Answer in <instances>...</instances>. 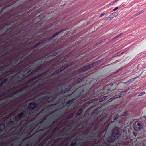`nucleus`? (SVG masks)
<instances>
[{"label":"nucleus","mask_w":146,"mask_h":146,"mask_svg":"<svg viewBox=\"0 0 146 146\" xmlns=\"http://www.w3.org/2000/svg\"><path fill=\"white\" fill-rule=\"evenodd\" d=\"M121 35H122V34L121 33V34H120L119 35H118V36H120Z\"/></svg>","instance_id":"nucleus-34"},{"label":"nucleus","mask_w":146,"mask_h":146,"mask_svg":"<svg viewBox=\"0 0 146 146\" xmlns=\"http://www.w3.org/2000/svg\"><path fill=\"white\" fill-rule=\"evenodd\" d=\"M40 138H41V139H42V138H43V137H41Z\"/></svg>","instance_id":"nucleus-43"},{"label":"nucleus","mask_w":146,"mask_h":146,"mask_svg":"<svg viewBox=\"0 0 146 146\" xmlns=\"http://www.w3.org/2000/svg\"><path fill=\"white\" fill-rule=\"evenodd\" d=\"M82 112V111L81 110H80L78 111V113L79 114L81 113Z\"/></svg>","instance_id":"nucleus-27"},{"label":"nucleus","mask_w":146,"mask_h":146,"mask_svg":"<svg viewBox=\"0 0 146 146\" xmlns=\"http://www.w3.org/2000/svg\"><path fill=\"white\" fill-rule=\"evenodd\" d=\"M61 70H57V72H60V71H61Z\"/></svg>","instance_id":"nucleus-33"},{"label":"nucleus","mask_w":146,"mask_h":146,"mask_svg":"<svg viewBox=\"0 0 146 146\" xmlns=\"http://www.w3.org/2000/svg\"><path fill=\"white\" fill-rule=\"evenodd\" d=\"M40 138H41V139H42V138H43V137H41Z\"/></svg>","instance_id":"nucleus-44"},{"label":"nucleus","mask_w":146,"mask_h":146,"mask_svg":"<svg viewBox=\"0 0 146 146\" xmlns=\"http://www.w3.org/2000/svg\"><path fill=\"white\" fill-rule=\"evenodd\" d=\"M56 52L52 54L53 56H56Z\"/></svg>","instance_id":"nucleus-25"},{"label":"nucleus","mask_w":146,"mask_h":146,"mask_svg":"<svg viewBox=\"0 0 146 146\" xmlns=\"http://www.w3.org/2000/svg\"><path fill=\"white\" fill-rule=\"evenodd\" d=\"M40 124H38V125H37V126H36V127H35L34 128V129H37V127L38 126H39L40 125Z\"/></svg>","instance_id":"nucleus-28"},{"label":"nucleus","mask_w":146,"mask_h":146,"mask_svg":"<svg viewBox=\"0 0 146 146\" xmlns=\"http://www.w3.org/2000/svg\"><path fill=\"white\" fill-rule=\"evenodd\" d=\"M19 118L20 119H22L23 117H27V114H26L25 112L23 111L22 113H19L18 115Z\"/></svg>","instance_id":"nucleus-6"},{"label":"nucleus","mask_w":146,"mask_h":146,"mask_svg":"<svg viewBox=\"0 0 146 146\" xmlns=\"http://www.w3.org/2000/svg\"><path fill=\"white\" fill-rule=\"evenodd\" d=\"M119 37V36H118V35H117V36H115V37H114V38H117V37Z\"/></svg>","instance_id":"nucleus-31"},{"label":"nucleus","mask_w":146,"mask_h":146,"mask_svg":"<svg viewBox=\"0 0 146 146\" xmlns=\"http://www.w3.org/2000/svg\"><path fill=\"white\" fill-rule=\"evenodd\" d=\"M133 135L136 137L137 135V133L135 132H133Z\"/></svg>","instance_id":"nucleus-16"},{"label":"nucleus","mask_w":146,"mask_h":146,"mask_svg":"<svg viewBox=\"0 0 146 146\" xmlns=\"http://www.w3.org/2000/svg\"><path fill=\"white\" fill-rule=\"evenodd\" d=\"M144 12V10H142V11H140V12H139L138 13H137L136 14H135L134 15V16L135 17L138 15H140V14L142 13L143 12Z\"/></svg>","instance_id":"nucleus-11"},{"label":"nucleus","mask_w":146,"mask_h":146,"mask_svg":"<svg viewBox=\"0 0 146 146\" xmlns=\"http://www.w3.org/2000/svg\"><path fill=\"white\" fill-rule=\"evenodd\" d=\"M60 32V31L58 32H56V33H55L54 34L53 36L51 38H52L54 36H56L57 34H58Z\"/></svg>","instance_id":"nucleus-15"},{"label":"nucleus","mask_w":146,"mask_h":146,"mask_svg":"<svg viewBox=\"0 0 146 146\" xmlns=\"http://www.w3.org/2000/svg\"><path fill=\"white\" fill-rule=\"evenodd\" d=\"M98 63L96 62L88 65L82 68L83 70H88L89 68H92L97 64Z\"/></svg>","instance_id":"nucleus-4"},{"label":"nucleus","mask_w":146,"mask_h":146,"mask_svg":"<svg viewBox=\"0 0 146 146\" xmlns=\"http://www.w3.org/2000/svg\"><path fill=\"white\" fill-rule=\"evenodd\" d=\"M80 138H81V139H82V138L83 139H84V138L85 137H79Z\"/></svg>","instance_id":"nucleus-36"},{"label":"nucleus","mask_w":146,"mask_h":146,"mask_svg":"<svg viewBox=\"0 0 146 146\" xmlns=\"http://www.w3.org/2000/svg\"><path fill=\"white\" fill-rule=\"evenodd\" d=\"M133 127L135 131L137 132L141 131L144 129V124L141 121H137L133 123Z\"/></svg>","instance_id":"nucleus-1"},{"label":"nucleus","mask_w":146,"mask_h":146,"mask_svg":"<svg viewBox=\"0 0 146 146\" xmlns=\"http://www.w3.org/2000/svg\"><path fill=\"white\" fill-rule=\"evenodd\" d=\"M118 8V7H115V8H114L113 10V11H115Z\"/></svg>","instance_id":"nucleus-23"},{"label":"nucleus","mask_w":146,"mask_h":146,"mask_svg":"<svg viewBox=\"0 0 146 146\" xmlns=\"http://www.w3.org/2000/svg\"><path fill=\"white\" fill-rule=\"evenodd\" d=\"M132 137H129V138L130 139H131L130 138H131Z\"/></svg>","instance_id":"nucleus-37"},{"label":"nucleus","mask_w":146,"mask_h":146,"mask_svg":"<svg viewBox=\"0 0 146 146\" xmlns=\"http://www.w3.org/2000/svg\"><path fill=\"white\" fill-rule=\"evenodd\" d=\"M1 138H3V137H1ZM5 138H7L8 137H5Z\"/></svg>","instance_id":"nucleus-39"},{"label":"nucleus","mask_w":146,"mask_h":146,"mask_svg":"<svg viewBox=\"0 0 146 146\" xmlns=\"http://www.w3.org/2000/svg\"><path fill=\"white\" fill-rule=\"evenodd\" d=\"M142 145V146H146V140H145L142 142L139 145V146H140Z\"/></svg>","instance_id":"nucleus-10"},{"label":"nucleus","mask_w":146,"mask_h":146,"mask_svg":"<svg viewBox=\"0 0 146 146\" xmlns=\"http://www.w3.org/2000/svg\"><path fill=\"white\" fill-rule=\"evenodd\" d=\"M19 138H20V137H19Z\"/></svg>","instance_id":"nucleus-46"},{"label":"nucleus","mask_w":146,"mask_h":146,"mask_svg":"<svg viewBox=\"0 0 146 146\" xmlns=\"http://www.w3.org/2000/svg\"><path fill=\"white\" fill-rule=\"evenodd\" d=\"M105 19L106 21H110L113 19L111 14L109 16L105 17Z\"/></svg>","instance_id":"nucleus-9"},{"label":"nucleus","mask_w":146,"mask_h":146,"mask_svg":"<svg viewBox=\"0 0 146 146\" xmlns=\"http://www.w3.org/2000/svg\"><path fill=\"white\" fill-rule=\"evenodd\" d=\"M104 100V98H103L102 97L100 99V101H103V100Z\"/></svg>","instance_id":"nucleus-20"},{"label":"nucleus","mask_w":146,"mask_h":146,"mask_svg":"<svg viewBox=\"0 0 146 146\" xmlns=\"http://www.w3.org/2000/svg\"><path fill=\"white\" fill-rule=\"evenodd\" d=\"M37 106V104L35 102H32L30 103L29 106L28 108L29 110H33Z\"/></svg>","instance_id":"nucleus-5"},{"label":"nucleus","mask_w":146,"mask_h":146,"mask_svg":"<svg viewBox=\"0 0 146 146\" xmlns=\"http://www.w3.org/2000/svg\"><path fill=\"white\" fill-rule=\"evenodd\" d=\"M15 126V125H13L11 127V126H10L8 128L4 125V123L0 124V133H2L4 134L6 132H10L11 133L13 132L15 129V127L13 128L11 131H10V130L11 128Z\"/></svg>","instance_id":"nucleus-2"},{"label":"nucleus","mask_w":146,"mask_h":146,"mask_svg":"<svg viewBox=\"0 0 146 146\" xmlns=\"http://www.w3.org/2000/svg\"><path fill=\"white\" fill-rule=\"evenodd\" d=\"M69 138H72V137H69ZM77 138V137H76V138Z\"/></svg>","instance_id":"nucleus-38"},{"label":"nucleus","mask_w":146,"mask_h":146,"mask_svg":"<svg viewBox=\"0 0 146 146\" xmlns=\"http://www.w3.org/2000/svg\"><path fill=\"white\" fill-rule=\"evenodd\" d=\"M105 131H103V132H102L101 131H100L99 133V134H101L102 135V134H104V132H105Z\"/></svg>","instance_id":"nucleus-19"},{"label":"nucleus","mask_w":146,"mask_h":146,"mask_svg":"<svg viewBox=\"0 0 146 146\" xmlns=\"http://www.w3.org/2000/svg\"><path fill=\"white\" fill-rule=\"evenodd\" d=\"M72 101V100H69V101H68L67 103V104H68L69 103H70V102H71V101Z\"/></svg>","instance_id":"nucleus-26"},{"label":"nucleus","mask_w":146,"mask_h":146,"mask_svg":"<svg viewBox=\"0 0 146 146\" xmlns=\"http://www.w3.org/2000/svg\"><path fill=\"white\" fill-rule=\"evenodd\" d=\"M54 139H55V138H56V137H53ZM58 138H60V139H63L64 138V137H58Z\"/></svg>","instance_id":"nucleus-29"},{"label":"nucleus","mask_w":146,"mask_h":146,"mask_svg":"<svg viewBox=\"0 0 146 146\" xmlns=\"http://www.w3.org/2000/svg\"><path fill=\"white\" fill-rule=\"evenodd\" d=\"M144 94H145V92H142L139 94V96H141L144 95Z\"/></svg>","instance_id":"nucleus-17"},{"label":"nucleus","mask_w":146,"mask_h":146,"mask_svg":"<svg viewBox=\"0 0 146 146\" xmlns=\"http://www.w3.org/2000/svg\"><path fill=\"white\" fill-rule=\"evenodd\" d=\"M119 37V36H118V35H117V36H115V37H114V38H117V37Z\"/></svg>","instance_id":"nucleus-30"},{"label":"nucleus","mask_w":146,"mask_h":146,"mask_svg":"<svg viewBox=\"0 0 146 146\" xmlns=\"http://www.w3.org/2000/svg\"><path fill=\"white\" fill-rule=\"evenodd\" d=\"M5 82L4 81L3 82H1V83H0V87H1L3 84H4V83Z\"/></svg>","instance_id":"nucleus-21"},{"label":"nucleus","mask_w":146,"mask_h":146,"mask_svg":"<svg viewBox=\"0 0 146 146\" xmlns=\"http://www.w3.org/2000/svg\"><path fill=\"white\" fill-rule=\"evenodd\" d=\"M40 128V127L38 128V129H39Z\"/></svg>","instance_id":"nucleus-41"},{"label":"nucleus","mask_w":146,"mask_h":146,"mask_svg":"<svg viewBox=\"0 0 146 146\" xmlns=\"http://www.w3.org/2000/svg\"><path fill=\"white\" fill-rule=\"evenodd\" d=\"M76 144V142H72L70 144V146H74Z\"/></svg>","instance_id":"nucleus-13"},{"label":"nucleus","mask_w":146,"mask_h":146,"mask_svg":"<svg viewBox=\"0 0 146 146\" xmlns=\"http://www.w3.org/2000/svg\"><path fill=\"white\" fill-rule=\"evenodd\" d=\"M107 138H108V137H107ZM109 140H110H110H111V139L113 138H114V139H119V138L120 137H109Z\"/></svg>","instance_id":"nucleus-12"},{"label":"nucleus","mask_w":146,"mask_h":146,"mask_svg":"<svg viewBox=\"0 0 146 146\" xmlns=\"http://www.w3.org/2000/svg\"><path fill=\"white\" fill-rule=\"evenodd\" d=\"M22 138H23L24 137H22ZM24 138H26V137H24ZM28 138H29V137H28Z\"/></svg>","instance_id":"nucleus-40"},{"label":"nucleus","mask_w":146,"mask_h":146,"mask_svg":"<svg viewBox=\"0 0 146 146\" xmlns=\"http://www.w3.org/2000/svg\"><path fill=\"white\" fill-rule=\"evenodd\" d=\"M113 97L112 98H111L109 99V100H108V102H111V99H113Z\"/></svg>","instance_id":"nucleus-24"},{"label":"nucleus","mask_w":146,"mask_h":146,"mask_svg":"<svg viewBox=\"0 0 146 146\" xmlns=\"http://www.w3.org/2000/svg\"><path fill=\"white\" fill-rule=\"evenodd\" d=\"M107 96H104L103 97V98H104V100L106 98Z\"/></svg>","instance_id":"nucleus-32"},{"label":"nucleus","mask_w":146,"mask_h":146,"mask_svg":"<svg viewBox=\"0 0 146 146\" xmlns=\"http://www.w3.org/2000/svg\"><path fill=\"white\" fill-rule=\"evenodd\" d=\"M104 15H105V13H102L100 15L99 17H101L102 16H103Z\"/></svg>","instance_id":"nucleus-18"},{"label":"nucleus","mask_w":146,"mask_h":146,"mask_svg":"<svg viewBox=\"0 0 146 146\" xmlns=\"http://www.w3.org/2000/svg\"><path fill=\"white\" fill-rule=\"evenodd\" d=\"M126 92L124 91L123 92H121V93L120 94V95H115L114 96H113V99H115L116 98H118V97H120L121 96H122V95H124L126 93Z\"/></svg>","instance_id":"nucleus-7"},{"label":"nucleus","mask_w":146,"mask_h":146,"mask_svg":"<svg viewBox=\"0 0 146 146\" xmlns=\"http://www.w3.org/2000/svg\"><path fill=\"white\" fill-rule=\"evenodd\" d=\"M120 133L117 127H115L112 130V135L113 137H119Z\"/></svg>","instance_id":"nucleus-3"},{"label":"nucleus","mask_w":146,"mask_h":146,"mask_svg":"<svg viewBox=\"0 0 146 146\" xmlns=\"http://www.w3.org/2000/svg\"><path fill=\"white\" fill-rule=\"evenodd\" d=\"M115 3L114 1H112L110 3V5H111Z\"/></svg>","instance_id":"nucleus-22"},{"label":"nucleus","mask_w":146,"mask_h":146,"mask_svg":"<svg viewBox=\"0 0 146 146\" xmlns=\"http://www.w3.org/2000/svg\"><path fill=\"white\" fill-rule=\"evenodd\" d=\"M117 145L116 144H115V146Z\"/></svg>","instance_id":"nucleus-45"},{"label":"nucleus","mask_w":146,"mask_h":146,"mask_svg":"<svg viewBox=\"0 0 146 146\" xmlns=\"http://www.w3.org/2000/svg\"><path fill=\"white\" fill-rule=\"evenodd\" d=\"M118 12H116L111 13V15L113 19L114 17H117L118 15Z\"/></svg>","instance_id":"nucleus-8"},{"label":"nucleus","mask_w":146,"mask_h":146,"mask_svg":"<svg viewBox=\"0 0 146 146\" xmlns=\"http://www.w3.org/2000/svg\"><path fill=\"white\" fill-rule=\"evenodd\" d=\"M128 1H129L130 0H127Z\"/></svg>","instance_id":"nucleus-42"},{"label":"nucleus","mask_w":146,"mask_h":146,"mask_svg":"<svg viewBox=\"0 0 146 146\" xmlns=\"http://www.w3.org/2000/svg\"><path fill=\"white\" fill-rule=\"evenodd\" d=\"M118 117V115H114V120H116Z\"/></svg>","instance_id":"nucleus-14"},{"label":"nucleus","mask_w":146,"mask_h":146,"mask_svg":"<svg viewBox=\"0 0 146 146\" xmlns=\"http://www.w3.org/2000/svg\"><path fill=\"white\" fill-rule=\"evenodd\" d=\"M25 146H29V144H27V145H26Z\"/></svg>","instance_id":"nucleus-35"}]
</instances>
